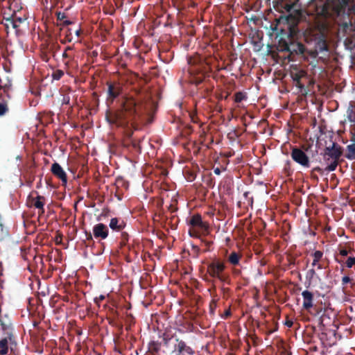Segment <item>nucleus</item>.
<instances>
[{"mask_svg": "<svg viewBox=\"0 0 355 355\" xmlns=\"http://www.w3.org/2000/svg\"><path fill=\"white\" fill-rule=\"evenodd\" d=\"M205 243V246L207 248H209V247L212 245V241H203ZM207 250H209V249H207Z\"/></svg>", "mask_w": 355, "mask_h": 355, "instance_id": "obj_48", "label": "nucleus"}, {"mask_svg": "<svg viewBox=\"0 0 355 355\" xmlns=\"http://www.w3.org/2000/svg\"><path fill=\"white\" fill-rule=\"evenodd\" d=\"M71 40H72V37H71V29L68 28L67 34H66V36H65V38L64 40H61V43L62 44H65L67 42H71Z\"/></svg>", "mask_w": 355, "mask_h": 355, "instance_id": "obj_32", "label": "nucleus"}, {"mask_svg": "<svg viewBox=\"0 0 355 355\" xmlns=\"http://www.w3.org/2000/svg\"><path fill=\"white\" fill-rule=\"evenodd\" d=\"M291 76L293 81H297L305 77L306 76V73L303 70L296 72L291 71Z\"/></svg>", "mask_w": 355, "mask_h": 355, "instance_id": "obj_24", "label": "nucleus"}, {"mask_svg": "<svg viewBox=\"0 0 355 355\" xmlns=\"http://www.w3.org/2000/svg\"><path fill=\"white\" fill-rule=\"evenodd\" d=\"M300 14L297 12L295 15H281L270 24L272 33L280 35L278 42V49L280 51L288 52L289 50L291 40L295 39L300 32Z\"/></svg>", "mask_w": 355, "mask_h": 355, "instance_id": "obj_1", "label": "nucleus"}, {"mask_svg": "<svg viewBox=\"0 0 355 355\" xmlns=\"http://www.w3.org/2000/svg\"><path fill=\"white\" fill-rule=\"evenodd\" d=\"M347 119L351 122H355V110L352 105H350L347 110Z\"/></svg>", "mask_w": 355, "mask_h": 355, "instance_id": "obj_26", "label": "nucleus"}, {"mask_svg": "<svg viewBox=\"0 0 355 355\" xmlns=\"http://www.w3.org/2000/svg\"><path fill=\"white\" fill-rule=\"evenodd\" d=\"M354 143L347 146V153L345 155V157L349 159H355V136H353Z\"/></svg>", "mask_w": 355, "mask_h": 355, "instance_id": "obj_21", "label": "nucleus"}, {"mask_svg": "<svg viewBox=\"0 0 355 355\" xmlns=\"http://www.w3.org/2000/svg\"><path fill=\"white\" fill-rule=\"evenodd\" d=\"M355 286V283L352 284V287L354 286Z\"/></svg>", "mask_w": 355, "mask_h": 355, "instance_id": "obj_60", "label": "nucleus"}, {"mask_svg": "<svg viewBox=\"0 0 355 355\" xmlns=\"http://www.w3.org/2000/svg\"><path fill=\"white\" fill-rule=\"evenodd\" d=\"M70 103V97L68 95H64L63 96L62 104V105H69Z\"/></svg>", "mask_w": 355, "mask_h": 355, "instance_id": "obj_38", "label": "nucleus"}, {"mask_svg": "<svg viewBox=\"0 0 355 355\" xmlns=\"http://www.w3.org/2000/svg\"><path fill=\"white\" fill-rule=\"evenodd\" d=\"M46 199L44 196L37 195L36 197L29 196L28 198V204L29 207H34L38 209L40 216L44 213V205Z\"/></svg>", "mask_w": 355, "mask_h": 355, "instance_id": "obj_8", "label": "nucleus"}, {"mask_svg": "<svg viewBox=\"0 0 355 355\" xmlns=\"http://www.w3.org/2000/svg\"><path fill=\"white\" fill-rule=\"evenodd\" d=\"M240 272H241V271H240L239 270H236L234 271V273H235V274H238V273H239Z\"/></svg>", "mask_w": 355, "mask_h": 355, "instance_id": "obj_57", "label": "nucleus"}, {"mask_svg": "<svg viewBox=\"0 0 355 355\" xmlns=\"http://www.w3.org/2000/svg\"><path fill=\"white\" fill-rule=\"evenodd\" d=\"M293 8V5H290V4H286V6H285V9L288 11V12H290L291 10Z\"/></svg>", "mask_w": 355, "mask_h": 355, "instance_id": "obj_49", "label": "nucleus"}, {"mask_svg": "<svg viewBox=\"0 0 355 355\" xmlns=\"http://www.w3.org/2000/svg\"><path fill=\"white\" fill-rule=\"evenodd\" d=\"M226 268L225 261L219 258H214L207 264V272L211 277L230 284V277L226 272Z\"/></svg>", "mask_w": 355, "mask_h": 355, "instance_id": "obj_3", "label": "nucleus"}, {"mask_svg": "<svg viewBox=\"0 0 355 355\" xmlns=\"http://www.w3.org/2000/svg\"><path fill=\"white\" fill-rule=\"evenodd\" d=\"M294 83H295V85L296 87H299L301 89V91L302 89H304V85L303 83H302L301 80L294 81Z\"/></svg>", "mask_w": 355, "mask_h": 355, "instance_id": "obj_40", "label": "nucleus"}, {"mask_svg": "<svg viewBox=\"0 0 355 355\" xmlns=\"http://www.w3.org/2000/svg\"><path fill=\"white\" fill-rule=\"evenodd\" d=\"M228 97V94H227L225 97H224V99H227Z\"/></svg>", "mask_w": 355, "mask_h": 355, "instance_id": "obj_58", "label": "nucleus"}, {"mask_svg": "<svg viewBox=\"0 0 355 355\" xmlns=\"http://www.w3.org/2000/svg\"><path fill=\"white\" fill-rule=\"evenodd\" d=\"M340 254L343 257H345L348 254V251L346 249H341L340 250Z\"/></svg>", "mask_w": 355, "mask_h": 355, "instance_id": "obj_45", "label": "nucleus"}, {"mask_svg": "<svg viewBox=\"0 0 355 355\" xmlns=\"http://www.w3.org/2000/svg\"><path fill=\"white\" fill-rule=\"evenodd\" d=\"M115 186L116 189L124 187L125 189H128L129 184L123 178L119 177L115 180Z\"/></svg>", "mask_w": 355, "mask_h": 355, "instance_id": "obj_23", "label": "nucleus"}, {"mask_svg": "<svg viewBox=\"0 0 355 355\" xmlns=\"http://www.w3.org/2000/svg\"><path fill=\"white\" fill-rule=\"evenodd\" d=\"M355 264V257H349L346 261V266L347 268H352Z\"/></svg>", "mask_w": 355, "mask_h": 355, "instance_id": "obj_34", "label": "nucleus"}, {"mask_svg": "<svg viewBox=\"0 0 355 355\" xmlns=\"http://www.w3.org/2000/svg\"><path fill=\"white\" fill-rule=\"evenodd\" d=\"M12 87V83L10 80H7L6 83H3L1 80H0V94L1 95L6 96L8 98H10V91Z\"/></svg>", "mask_w": 355, "mask_h": 355, "instance_id": "obj_18", "label": "nucleus"}, {"mask_svg": "<svg viewBox=\"0 0 355 355\" xmlns=\"http://www.w3.org/2000/svg\"><path fill=\"white\" fill-rule=\"evenodd\" d=\"M177 344L175 345V349L178 352L177 355H193L195 353L194 350L187 343L180 339H176Z\"/></svg>", "mask_w": 355, "mask_h": 355, "instance_id": "obj_11", "label": "nucleus"}, {"mask_svg": "<svg viewBox=\"0 0 355 355\" xmlns=\"http://www.w3.org/2000/svg\"><path fill=\"white\" fill-rule=\"evenodd\" d=\"M224 315L226 318L229 317L231 315V311L230 310H227L225 311Z\"/></svg>", "mask_w": 355, "mask_h": 355, "instance_id": "obj_51", "label": "nucleus"}, {"mask_svg": "<svg viewBox=\"0 0 355 355\" xmlns=\"http://www.w3.org/2000/svg\"><path fill=\"white\" fill-rule=\"evenodd\" d=\"M243 256L241 253L233 251L227 257V261L233 266H238L240 265V261Z\"/></svg>", "mask_w": 355, "mask_h": 355, "instance_id": "obj_17", "label": "nucleus"}, {"mask_svg": "<svg viewBox=\"0 0 355 355\" xmlns=\"http://www.w3.org/2000/svg\"><path fill=\"white\" fill-rule=\"evenodd\" d=\"M189 234H190L191 236H193L191 230H189Z\"/></svg>", "mask_w": 355, "mask_h": 355, "instance_id": "obj_59", "label": "nucleus"}, {"mask_svg": "<svg viewBox=\"0 0 355 355\" xmlns=\"http://www.w3.org/2000/svg\"><path fill=\"white\" fill-rule=\"evenodd\" d=\"M9 338L3 337L0 340V355H6L8 352Z\"/></svg>", "mask_w": 355, "mask_h": 355, "instance_id": "obj_20", "label": "nucleus"}, {"mask_svg": "<svg viewBox=\"0 0 355 355\" xmlns=\"http://www.w3.org/2000/svg\"><path fill=\"white\" fill-rule=\"evenodd\" d=\"M352 282V279L349 278L348 276H344L342 278V285L345 286L348 283H350Z\"/></svg>", "mask_w": 355, "mask_h": 355, "instance_id": "obj_39", "label": "nucleus"}, {"mask_svg": "<svg viewBox=\"0 0 355 355\" xmlns=\"http://www.w3.org/2000/svg\"><path fill=\"white\" fill-rule=\"evenodd\" d=\"M284 324L288 327H291L293 325V322L291 320H286Z\"/></svg>", "mask_w": 355, "mask_h": 355, "instance_id": "obj_43", "label": "nucleus"}, {"mask_svg": "<svg viewBox=\"0 0 355 355\" xmlns=\"http://www.w3.org/2000/svg\"><path fill=\"white\" fill-rule=\"evenodd\" d=\"M5 25H6V26L7 28H8V27H9V26H11L10 23V22H8V21H6V24H5Z\"/></svg>", "mask_w": 355, "mask_h": 355, "instance_id": "obj_55", "label": "nucleus"}, {"mask_svg": "<svg viewBox=\"0 0 355 355\" xmlns=\"http://www.w3.org/2000/svg\"><path fill=\"white\" fill-rule=\"evenodd\" d=\"M214 172L216 175H220L221 173L220 169L218 167L214 169Z\"/></svg>", "mask_w": 355, "mask_h": 355, "instance_id": "obj_50", "label": "nucleus"}, {"mask_svg": "<svg viewBox=\"0 0 355 355\" xmlns=\"http://www.w3.org/2000/svg\"><path fill=\"white\" fill-rule=\"evenodd\" d=\"M55 15H56V17H57V19L58 21H62V20H63L64 19H65L67 17V15H65L64 12H56Z\"/></svg>", "mask_w": 355, "mask_h": 355, "instance_id": "obj_35", "label": "nucleus"}, {"mask_svg": "<svg viewBox=\"0 0 355 355\" xmlns=\"http://www.w3.org/2000/svg\"><path fill=\"white\" fill-rule=\"evenodd\" d=\"M72 23L73 22L70 20H65L60 24H57V26H61L60 30H62V27L71 25V24H72Z\"/></svg>", "mask_w": 355, "mask_h": 355, "instance_id": "obj_37", "label": "nucleus"}, {"mask_svg": "<svg viewBox=\"0 0 355 355\" xmlns=\"http://www.w3.org/2000/svg\"><path fill=\"white\" fill-rule=\"evenodd\" d=\"M108 234V227L103 223H98L93 227V235L97 239H105Z\"/></svg>", "mask_w": 355, "mask_h": 355, "instance_id": "obj_10", "label": "nucleus"}, {"mask_svg": "<svg viewBox=\"0 0 355 355\" xmlns=\"http://www.w3.org/2000/svg\"><path fill=\"white\" fill-rule=\"evenodd\" d=\"M217 306V300L213 299L209 304V310L211 314L214 313L215 309Z\"/></svg>", "mask_w": 355, "mask_h": 355, "instance_id": "obj_33", "label": "nucleus"}, {"mask_svg": "<svg viewBox=\"0 0 355 355\" xmlns=\"http://www.w3.org/2000/svg\"><path fill=\"white\" fill-rule=\"evenodd\" d=\"M193 249L195 250L196 252H199L200 249L198 246H193Z\"/></svg>", "mask_w": 355, "mask_h": 355, "instance_id": "obj_53", "label": "nucleus"}, {"mask_svg": "<svg viewBox=\"0 0 355 355\" xmlns=\"http://www.w3.org/2000/svg\"><path fill=\"white\" fill-rule=\"evenodd\" d=\"M205 77L204 73H200L197 76L192 77L190 81L192 84L198 85L204 81Z\"/></svg>", "mask_w": 355, "mask_h": 355, "instance_id": "obj_25", "label": "nucleus"}, {"mask_svg": "<svg viewBox=\"0 0 355 355\" xmlns=\"http://www.w3.org/2000/svg\"><path fill=\"white\" fill-rule=\"evenodd\" d=\"M51 171L54 176L60 179L62 185H66L67 183V175L66 172L62 166L57 162H54L51 165Z\"/></svg>", "mask_w": 355, "mask_h": 355, "instance_id": "obj_9", "label": "nucleus"}, {"mask_svg": "<svg viewBox=\"0 0 355 355\" xmlns=\"http://www.w3.org/2000/svg\"><path fill=\"white\" fill-rule=\"evenodd\" d=\"M330 163L328 164V166L326 167L325 170L327 171H334L336 170L338 164V160H332L330 159Z\"/></svg>", "mask_w": 355, "mask_h": 355, "instance_id": "obj_29", "label": "nucleus"}, {"mask_svg": "<svg viewBox=\"0 0 355 355\" xmlns=\"http://www.w3.org/2000/svg\"><path fill=\"white\" fill-rule=\"evenodd\" d=\"M324 46H325V49H327L326 44L324 42Z\"/></svg>", "mask_w": 355, "mask_h": 355, "instance_id": "obj_61", "label": "nucleus"}, {"mask_svg": "<svg viewBox=\"0 0 355 355\" xmlns=\"http://www.w3.org/2000/svg\"><path fill=\"white\" fill-rule=\"evenodd\" d=\"M126 223L123 219L120 218H112L110 220V227L116 232H121L125 227Z\"/></svg>", "mask_w": 355, "mask_h": 355, "instance_id": "obj_16", "label": "nucleus"}, {"mask_svg": "<svg viewBox=\"0 0 355 355\" xmlns=\"http://www.w3.org/2000/svg\"><path fill=\"white\" fill-rule=\"evenodd\" d=\"M315 275V271L313 268L310 269L306 274V278H309L310 280L312 279Z\"/></svg>", "mask_w": 355, "mask_h": 355, "instance_id": "obj_36", "label": "nucleus"}, {"mask_svg": "<svg viewBox=\"0 0 355 355\" xmlns=\"http://www.w3.org/2000/svg\"><path fill=\"white\" fill-rule=\"evenodd\" d=\"M107 90V103H113L123 92V85L119 81H107L106 83Z\"/></svg>", "mask_w": 355, "mask_h": 355, "instance_id": "obj_4", "label": "nucleus"}, {"mask_svg": "<svg viewBox=\"0 0 355 355\" xmlns=\"http://www.w3.org/2000/svg\"><path fill=\"white\" fill-rule=\"evenodd\" d=\"M217 98H218V100H220V99L224 98V96H223L221 94H220V95H218V96H217Z\"/></svg>", "mask_w": 355, "mask_h": 355, "instance_id": "obj_54", "label": "nucleus"}, {"mask_svg": "<svg viewBox=\"0 0 355 355\" xmlns=\"http://www.w3.org/2000/svg\"><path fill=\"white\" fill-rule=\"evenodd\" d=\"M343 155V149L342 148L334 142L331 146H328L324 148V159L329 162L330 159L332 160H339L340 157Z\"/></svg>", "mask_w": 355, "mask_h": 355, "instance_id": "obj_5", "label": "nucleus"}, {"mask_svg": "<svg viewBox=\"0 0 355 355\" xmlns=\"http://www.w3.org/2000/svg\"><path fill=\"white\" fill-rule=\"evenodd\" d=\"M105 299V296L103 295H100L98 297H96L94 298V302L99 306L100 302L103 301Z\"/></svg>", "mask_w": 355, "mask_h": 355, "instance_id": "obj_41", "label": "nucleus"}, {"mask_svg": "<svg viewBox=\"0 0 355 355\" xmlns=\"http://www.w3.org/2000/svg\"><path fill=\"white\" fill-rule=\"evenodd\" d=\"M295 39L291 40L289 50V57L294 56L295 55H303L305 51V46L301 42L294 41ZM290 60L293 58H289Z\"/></svg>", "mask_w": 355, "mask_h": 355, "instance_id": "obj_13", "label": "nucleus"}, {"mask_svg": "<svg viewBox=\"0 0 355 355\" xmlns=\"http://www.w3.org/2000/svg\"><path fill=\"white\" fill-rule=\"evenodd\" d=\"M3 19L6 21L10 22L11 26L16 30L26 20L25 15L19 16L15 12L10 17H4Z\"/></svg>", "mask_w": 355, "mask_h": 355, "instance_id": "obj_14", "label": "nucleus"}, {"mask_svg": "<svg viewBox=\"0 0 355 355\" xmlns=\"http://www.w3.org/2000/svg\"><path fill=\"white\" fill-rule=\"evenodd\" d=\"M311 179L314 180H316L318 181V175L315 174V172H312L311 171Z\"/></svg>", "mask_w": 355, "mask_h": 355, "instance_id": "obj_46", "label": "nucleus"}, {"mask_svg": "<svg viewBox=\"0 0 355 355\" xmlns=\"http://www.w3.org/2000/svg\"><path fill=\"white\" fill-rule=\"evenodd\" d=\"M80 33H81V30H80V29H78V30H77V31L75 32L76 35L78 37V36H80Z\"/></svg>", "mask_w": 355, "mask_h": 355, "instance_id": "obj_52", "label": "nucleus"}, {"mask_svg": "<svg viewBox=\"0 0 355 355\" xmlns=\"http://www.w3.org/2000/svg\"><path fill=\"white\" fill-rule=\"evenodd\" d=\"M85 234H86V239L87 241H93L92 234L90 232H86Z\"/></svg>", "mask_w": 355, "mask_h": 355, "instance_id": "obj_44", "label": "nucleus"}, {"mask_svg": "<svg viewBox=\"0 0 355 355\" xmlns=\"http://www.w3.org/2000/svg\"><path fill=\"white\" fill-rule=\"evenodd\" d=\"M143 113V100L137 101L132 96H125L116 111H107L105 119L110 124L125 126L130 121L139 118Z\"/></svg>", "mask_w": 355, "mask_h": 355, "instance_id": "obj_2", "label": "nucleus"}, {"mask_svg": "<svg viewBox=\"0 0 355 355\" xmlns=\"http://www.w3.org/2000/svg\"><path fill=\"white\" fill-rule=\"evenodd\" d=\"M64 76L63 71L60 69H57L54 71L52 73V77L54 80H60Z\"/></svg>", "mask_w": 355, "mask_h": 355, "instance_id": "obj_30", "label": "nucleus"}, {"mask_svg": "<svg viewBox=\"0 0 355 355\" xmlns=\"http://www.w3.org/2000/svg\"><path fill=\"white\" fill-rule=\"evenodd\" d=\"M0 325L4 337L9 338L10 345H12L15 342V338L12 333V327L10 320L6 316L4 318L1 316L0 318Z\"/></svg>", "mask_w": 355, "mask_h": 355, "instance_id": "obj_7", "label": "nucleus"}, {"mask_svg": "<svg viewBox=\"0 0 355 355\" xmlns=\"http://www.w3.org/2000/svg\"><path fill=\"white\" fill-rule=\"evenodd\" d=\"M8 112V107L6 103H0V116L5 115Z\"/></svg>", "mask_w": 355, "mask_h": 355, "instance_id": "obj_31", "label": "nucleus"}, {"mask_svg": "<svg viewBox=\"0 0 355 355\" xmlns=\"http://www.w3.org/2000/svg\"><path fill=\"white\" fill-rule=\"evenodd\" d=\"M311 256L313 257L312 266H317L318 269H322V266L320 263H319V261L323 257V252L320 250H316L312 253Z\"/></svg>", "mask_w": 355, "mask_h": 355, "instance_id": "obj_19", "label": "nucleus"}, {"mask_svg": "<svg viewBox=\"0 0 355 355\" xmlns=\"http://www.w3.org/2000/svg\"><path fill=\"white\" fill-rule=\"evenodd\" d=\"M188 223L193 227H198L202 231L209 230V224L202 221L201 216L198 214L193 215Z\"/></svg>", "mask_w": 355, "mask_h": 355, "instance_id": "obj_12", "label": "nucleus"}, {"mask_svg": "<svg viewBox=\"0 0 355 355\" xmlns=\"http://www.w3.org/2000/svg\"><path fill=\"white\" fill-rule=\"evenodd\" d=\"M247 99V95L242 92H236L234 94V101L236 103H241L242 101Z\"/></svg>", "mask_w": 355, "mask_h": 355, "instance_id": "obj_28", "label": "nucleus"}, {"mask_svg": "<svg viewBox=\"0 0 355 355\" xmlns=\"http://www.w3.org/2000/svg\"><path fill=\"white\" fill-rule=\"evenodd\" d=\"M128 240H129L128 234L125 232H121V241H120L121 248L126 246L128 245Z\"/></svg>", "mask_w": 355, "mask_h": 355, "instance_id": "obj_27", "label": "nucleus"}, {"mask_svg": "<svg viewBox=\"0 0 355 355\" xmlns=\"http://www.w3.org/2000/svg\"><path fill=\"white\" fill-rule=\"evenodd\" d=\"M312 172H318L319 173H320L321 175L323 173V170L319 167V166H316V167H314L312 170H311Z\"/></svg>", "mask_w": 355, "mask_h": 355, "instance_id": "obj_42", "label": "nucleus"}, {"mask_svg": "<svg viewBox=\"0 0 355 355\" xmlns=\"http://www.w3.org/2000/svg\"><path fill=\"white\" fill-rule=\"evenodd\" d=\"M132 147L135 149H139L140 148L139 145L136 141H132Z\"/></svg>", "mask_w": 355, "mask_h": 355, "instance_id": "obj_47", "label": "nucleus"}, {"mask_svg": "<svg viewBox=\"0 0 355 355\" xmlns=\"http://www.w3.org/2000/svg\"><path fill=\"white\" fill-rule=\"evenodd\" d=\"M222 289L224 293L229 291V288H223Z\"/></svg>", "mask_w": 355, "mask_h": 355, "instance_id": "obj_56", "label": "nucleus"}, {"mask_svg": "<svg viewBox=\"0 0 355 355\" xmlns=\"http://www.w3.org/2000/svg\"><path fill=\"white\" fill-rule=\"evenodd\" d=\"M291 156L295 162L300 164L303 167L309 168L310 166L309 157L300 148L297 147L293 148Z\"/></svg>", "mask_w": 355, "mask_h": 355, "instance_id": "obj_6", "label": "nucleus"}, {"mask_svg": "<svg viewBox=\"0 0 355 355\" xmlns=\"http://www.w3.org/2000/svg\"><path fill=\"white\" fill-rule=\"evenodd\" d=\"M73 46H68L66 47L64 53H62V58L65 59H69V60H73L74 55L72 51H73Z\"/></svg>", "mask_w": 355, "mask_h": 355, "instance_id": "obj_22", "label": "nucleus"}, {"mask_svg": "<svg viewBox=\"0 0 355 355\" xmlns=\"http://www.w3.org/2000/svg\"><path fill=\"white\" fill-rule=\"evenodd\" d=\"M303 297V308L306 310H309L313 306V294L307 290L304 291L302 293Z\"/></svg>", "mask_w": 355, "mask_h": 355, "instance_id": "obj_15", "label": "nucleus"}]
</instances>
